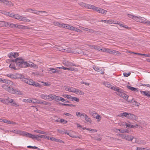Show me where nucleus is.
I'll return each mask as SVG.
<instances>
[{
  "label": "nucleus",
  "mask_w": 150,
  "mask_h": 150,
  "mask_svg": "<svg viewBox=\"0 0 150 150\" xmlns=\"http://www.w3.org/2000/svg\"><path fill=\"white\" fill-rule=\"evenodd\" d=\"M10 62H15L16 65L20 67L25 68L27 67H30L35 68L38 67L34 63L30 62H25L20 58H17L15 59L11 60Z\"/></svg>",
  "instance_id": "obj_1"
},
{
  "label": "nucleus",
  "mask_w": 150,
  "mask_h": 150,
  "mask_svg": "<svg viewBox=\"0 0 150 150\" xmlns=\"http://www.w3.org/2000/svg\"><path fill=\"white\" fill-rule=\"evenodd\" d=\"M111 88L117 92L116 93L117 95L121 97L125 100L128 101V98L129 96L124 93L125 92L123 90L118 87H111Z\"/></svg>",
  "instance_id": "obj_2"
},
{
  "label": "nucleus",
  "mask_w": 150,
  "mask_h": 150,
  "mask_svg": "<svg viewBox=\"0 0 150 150\" xmlns=\"http://www.w3.org/2000/svg\"><path fill=\"white\" fill-rule=\"evenodd\" d=\"M7 91L11 93L17 94L20 95L22 94V93L20 91L17 90L16 89L10 86Z\"/></svg>",
  "instance_id": "obj_3"
},
{
  "label": "nucleus",
  "mask_w": 150,
  "mask_h": 150,
  "mask_svg": "<svg viewBox=\"0 0 150 150\" xmlns=\"http://www.w3.org/2000/svg\"><path fill=\"white\" fill-rule=\"evenodd\" d=\"M27 83L36 87H40L41 86V85L40 84L38 83L35 82L31 79H28Z\"/></svg>",
  "instance_id": "obj_4"
},
{
  "label": "nucleus",
  "mask_w": 150,
  "mask_h": 150,
  "mask_svg": "<svg viewBox=\"0 0 150 150\" xmlns=\"http://www.w3.org/2000/svg\"><path fill=\"white\" fill-rule=\"evenodd\" d=\"M127 118L129 119L136 120L138 119V117L133 114L128 113Z\"/></svg>",
  "instance_id": "obj_5"
},
{
  "label": "nucleus",
  "mask_w": 150,
  "mask_h": 150,
  "mask_svg": "<svg viewBox=\"0 0 150 150\" xmlns=\"http://www.w3.org/2000/svg\"><path fill=\"white\" fill-rule=\"evenodd\" d=\"M96 9L95 11H96L98 13H100L103 14H105L107 12L106 10L100 8H98L96 7Z\"/></svg>",
  "instance_id": "obj_6"
},
{
  "label": "nucleus",
  "mask_w": 150,
  "mask_h": 150,
  "mask_svg": "<svg viewBox=\"0 0 150 150\" xmlns=\"http://www.w3.org/2000/svg\"><path fill=\"white\" fill-rule=\"evenodd\" d=\"M134 20L137 22L144 23V22L145 20V18L141 17H138L136 16L135 18L134 19Z\"/></svg>",
  "instance_id": "obj_7"
},
{
  "label": "nucleus",
  "mask_w": 150,
  "mask_h": 150,
  "mask_svg": "<svg viewBox=\"0 0 150 150\" xmlns=\"http://www.w3.org/2000/svg\"><path fill=\"white\" fill-rule=\"evenodd\" d=\"M6 84H7L10 86L13 85V83L9 80L5 79H3L2 82Z\"/></svg>",
  "instance_id": "obj_8"
},
{
  "label": "nucleus",
  "mask_w": 150,
  "mask_h": 150,
  "mask_svg": "<svg viewBox=\"0 0 150 150\" xmlns=\"http://www.w3.org/2000/svg\"><path fill=\"white\" fill-rule=\"evenodd\" d=\"M34 135V134H31L27 132L24 131L23 136H25L27 137H29V138L33 139Z\"/></svg>",
  "instance_id": "obj_9"
},
{
  "label": "nucleus",
  "mask_w": 150,
  "mask_h": 150,
  "mask_svg": "<svg viewBox=\"0 0 150 150\" xmlns=\"http://www.w3.org/2000/svg\"><path fill=\"white\" fill-rule=\"evenodd\" d=\"M54 100L57 102H59L60 101H63L64 100V98L60 96H59L55 95L54 99Z\"/></svg>",
  "instance_id": "obj_10"
},
{
  "label": "nucleus",
  "mask_w": 150,
  "mask_h": 150,
  "mask_svg": "<svg viewBox=\"0 0 150 150\" xmlns=\"http://www.w3.org/2000/svg\"><path fill=\"white\" fill-rule=\"evenodd\" d=\"M48 71H51L50 72L51 74L59 73V70H57V69L54 68H49L48 69Z\"/></svg>",
  "instance_id": "obj_11"
},
{
  "label": "nucleus",
  "mask_w": 150,
  "mask_h": 150,
  "mask_svg": "<svg viewBox=\"0 0 150 150\" xmlns=\"http://www.w3.org/2000/svg\"><path fill=\"white\" fill-rule=\"evenodd\" d=\"M63 64L65 66H66L67 67H69V66H75V65L74 64L69 62H63Z\"/></svg>",
  "instance_id": "obj_12"
},
{
  "label": "nucleus",
  "mask_w": 150,
  "mask_h": 150,
  "mask_svg": "<svg viewBox=\"0 0 150 150\" xmlns=\"http://www.w3.org/2000/svg\"><path fill=\"white\" fill-rule=\"evenodd\" d=\"M20 76L18 78L20 79L23 82L27 83L28 79L25 78L24 77V76L23 75L20 74Z\"/></svg>",
  "instance_id": "obj_13"
},
{
  "label": "nucleus",
  "mask_w": 150,
  "mask_h": 150,
  "mask_svg": "<svg viewBox=\"0 0 150 150\" xmlns=\"http://www.w3.org/2000/svg\"><path fill=\"white\" fill-rule=\"evenodd\" d=\"M32 13H35L37 15H39V13H43L46 14L47 13V12L45 11H38L37 10H33L32 9Z\"/></svg>",
  "instance_id": "obj_14"
},
{
  "label": "nucleus",
  "mask_w": 150,
  "mask_h": 150,
  "mask_svg": "<svg viewBox=\"0 0 150 150\" xmlns=\"http://www.w3.org/2000/svg\"><path fill=\"white\" fill-rule=\"evenodd\" d=\"M8 56L10 58H15L16 57V52H11L8 54Z\"/></svg>",
  "instance_id": "obj_15"
},
{
  "label": "nucleus",
  "mask_w": 150,
  "mask_h": 150,
  "mask_svg": "<svg viewBox=\"0 0 150 150\" xmlns=\"http://www.w3.org/2000/svg\"><path fill=\"white\" fill-rule=\"evenodd\" d=\"M126 87L128 89H129L130 90L132 91H135V92H138V88H135L133 87H132L131 86H128V85H127L126 86Z\"/></svg>",
  "instance_id": "obj_16"
},
{
  "label": "nucleus",
  "mask_w": 150,
  "mask_h": 150,
  "mask_svg": "<svg viewBox=\"0 0 150 150\" xmlns=\"http://www.w3.org/2000/svg\"><path fill=\"white\" fill-rule=\"evenodd\" d=\"M14 133L23 136L24 131H21L18 129H15L14 130Z\"/></svg>",
  "instance_id": "obj_17"
},
{
  "label": "nucleus",
  "mask_w": 150,
  "mask_h": 150,
  "mask_svg": "<svg viewBox=\"0 0 150 150\" xmlns=\"http://www.w3.org/2000/svg\"><path fill=\"white\" fill-rule=\"evenodd\" d=\"M83 115L85 116V119L87 122H88L90 123H91L92 120L86 114H84V115Z\"/></svg>",
  "instance_id": "obj_18"
},
{
  "label": "nucleus",
  "mask_w": 150,
  "mask_h": 150,
  "mask_svg": "<svg viewBox=\"0 0 150 150\" xmlns=\"http://www.w3.org/2000/svg\"><path fill=\"white\" fill-rule=\"evenodd\" d=\"M128 115V113L125 112L122 113H121L120 114L118 115V116L120 117H126L127 118V115Z\"/></svg>",
  "instance_id": "obj_19"
},
{
  "label": "nucleus",
  "mask_w": 150,
  "mask_h": 150,
  "mask_svg": "<svg viewBox=\"0 0 150 150\" xmlns=\"http://www.w3.org/2000/svg\"><path fill=\"white\" fill-rule=\"evenodd\" d=\"M87 8L90 9H92L94 11V10H96V6H95L94 5H91V4H88L87 5Z\"/></svg>",
  "instance_id": "obj_20"
},
{
  "label": "nucleus",
  "mask_w": 150,
  "mask_h": 150,
  "mask_svg": "<svg viewBox=\"0 0 150 150\" xmlns=\"http://www.w3.org/2000/svg\"><path fill=\"white\" fill-rule=\"evenodd\" d=\"M75 93L76 94H79L80 95H83L84 94V93L81 91V90L76 89Z\"/></svg>",
  "instance_id": "obj_21"
},
{
  "label": "nucleus",
  "mask_w": 150,
  "mask_h": 150,
  "mask_svg": "<svg viewBox=\"0 0 150 150\" xmlns=\"http://www.w3.org/2000/svg\"><path fill=\"white\" fill-rule=\"evenodd\" d=\"M110 54L115 55L120 54V53L119 52L113 50H111Z\"/></svg>",
  "instance_id": "obj_22"
},
{
  "label": "nucleus",
  "mask_w": 150,
  "mask_h": 150,
  "mask_svg": "<svg viewBox=\"0 0 150 150\" xmlns=\"http://www.w3.org/2000/svg\"><path fill=\"white\" fill-rule=\"evenodd\" d=\"M55 95L52 94H50L48 95V100H54Z\"/></svg>",
  "instance_id": "obj_23"
},
{
  "label": "nucleus",
  "mask_w": 150,
  "mask_h": 150,
  "mask_svg": "<svg viewBox=\"0 0 150 150\" xmlns=\"http://www.w3.org/2000/svg\"><path fill=\"white\" fill-rule=\"evenodd\" d=\"M7 23V26H9L12 28H15L16 27V24H14L11 23Z\"/></svg>",
  "instance_id": "obj_24"
},
{
  "label": "nucleus",
  "mask_w": 150,
  "mask_h": 150,
  "mask_svg": "<svg viewBox=\"0 0 150 150\" xmlns=\"http://www.w3.org/2000/svg\"><path fill=\"white\" fill-rule=\"evenodd\" d=\"M150 92L148 91H141V93L143 94L145 96H147L148 97H149V96H150V93H149Z\"/></svg>",
  "instance_id": "obj_25"
},
{
  "label": "nucleus",
  "mask_w": 150,
  "mask_h": 150,
  "mask_svg": "<svg viewBox=\"0 0 150 150\" xmlns=\"http://www.w3.org/2000/svg\"><path fill=\"white\" fill-rule=\"evenodd\" d=\"M34 132H35L41 134H47L44 131H41L40 130H38V129H36L34 130Z\"/></svg>",
  "instance_id": "obj_26"
},
{
  "label": "nucleus",
  "mask_w": 150,
  "mask_h": 150,
  "mask_svg": "<svg viewBox=\"0 0 150 150\" xmlns=\"http://www.w3.org/2000/svg\"><path fill=\"white\" fill-rule=\"evenodd\" d=\"M133 137L132 136L126 135L125 139L128 141H132L133 139Z\"/></svg>",
  "instance_id": "obj_27"
},
{
  "label": "nucleus",
  "mask_w": 150,
  "mask_h": 150,
  "mask_svg": "<svg viewBox=\"0 0 150 150\" xmlns=\"http://www.w3.org/2000/svg\"><path fill=\"white\" fill-rule=\"evenodd\" d=\"M40 104H42L47 105H49V106L51 104V103L50 102H47L46 101H42V100H41Z\"/></svg>",
  "instance_id": "obj_28"
},
{
  "label": "nucleus",
  "mask_w": 150,
  "mask_h": 150,
  "mask_svg": "<svg viewBox=\"0 0 150 150\" xmlns=\"http://www.w3.org/2000/svg\"><path fill=\"white\" fill-rule=\"evenodd\" d=\"M53 24L54 25L57 26L59 27H62V24L57 21H55L53 23Z\"/></svg>",
  "instance_id": "obj_29"
},
{
  "label": "nucleus",
  "mask_w": 150,
  "mask_h": 150,
  "mask_svg": "<svg viewBox=\"0 0 150 150\" xmlns=\"http://www.w3.org/2000/svg\"><path fill=\"white\" fill-rule=\"evenodd\" d=\"M19 21L26 22H29L30 21V20L28 19H26L25 17H22L21 16V18L20 19Z\"/></svg>",
  "instance_id": "obj_30"
},
{
  "label": "nucleus",
  "mask_w": 150,
  "mask_h": 150,
  "mask_svg": "<svg viewBox=\"0 0 150 150\" xmlns=\"http://www.w3.org/2000/svg\"><path fill=\"white\" fill-rule=\"evenodd\" d=\"M40 97L43 99L46 100L47 99H48V95L42 94L40 95Z\"/></svg>",
  "instance_id": "obj_31"
},
{
  "label": "nucleus",
  "mask_w": 150,
  "mask_h": 150,
  "mask_svg": "<svg viewBox=\"0 0 150 150\" xmlns=\"http://www.w3.org/2000/svg\"><path fill=\"white\" fill-rule=\"evenodd\" d=\"M62 27L63 28H64L67 29H68L69 27H70V25L68 24H66L64 23L62 24Z\"/></svg>",
  "instance_id": "obj_32"
},
{
  "label": "nucleus",
  "mask_w": 150,
  "mask_h": 150,
  "mask_svg": "<svg viewBox=\"0 0 150 150\" xmlns=\"http://www.w3.org/2000/svg\"><path fill=\"white\" fill-rule=\"evenodd\" d=\"M23 101L25 103H31L32 102V100L30 98L28 99H23Z\"/></svg>",
  "instance_id": "obj_33"
},
{
  "label": "nucleus",
  "mask_w": 150,
  "mask_h": 150,
  "mask_svg": "<svg viewBox=\"0 0 150 150\" xmlns=\"http://www.w3.org/2000/svg\"><path fill=\"white\" fill-rule=\"evenodd\" d=\"M33 99L34 100L33 101L32 100V102L33 103L40 104L41 100L35 99Z\"/></svg>",
  "instance_id": "obj_34"
},
{
  "label": "nucleus",
  "mask_w": 150,
  "mask_h": 150,
  "mask_svg": "<svg viewBox=\"0 0 150 150\" xmlns=\"http://www.w3.org/2000/svg\"><path fill=\"white\" fill-rule=\"evenodd\" d=\"M76 89L75 88L73 87L69 88L68 90L69 92L75 93Z\"/></svg>",
  "instance_id": "obj_35"
},
{
  "label": "nucleus",
  "mask_w": 150,
  "mask_h": 150,
  "mask_svg": "<svg viewBox=\"0 0 150 150\" xmlns=\"http://www.w3.org/2000/svg\"><path fill=\"white\" fill-rule=\"evenodd\" d=\"M104 69L103 68L99 67V70L97 71L100 72L101 74H104Z\"/></svg>",
  "instance_id": "obj_36"
},
{
  "label": "nucleus",
  "mask_w": 150,
  "mask_h": 150,
  "mask_svg": "<svg viewBox=\"0 0 150 150\" xmlns=\"http://www.w3.org/2000/svg\"><path fill=\"white\" fill-rule=\"evenodd\" d=\"M71 99V100L72 101L75 100L76 102H79V100L78 98L75 97H73L71 96V98L70 100Z\"/></svg>",
  "instance_id": "obj_37"
},
{
  "label": "nucleus",
  "mask_w": 150,
  "mask_h": 150,
  "mask_svg": "<svg viewBox=\"0 0 150 150\" xmlns=\"http://www.w3.org/2000/svg\"><path fill=\"white\" fill-rule=\"evenodd\" d=\"M7 76L9 77H10L12 79H16V76L13 75V74H8L7 75Z\"/></svg>",
  "instance_id": "obj_38"
},
{
  "label": "nucleus",
  "mask_w": 150,
  "mask_h": 150,
  "mask_svg": "<svg viewBox=\"0 0 150 150\" xmlns=\"http://www.w3.org/2000/svg\"><path fill=\"white\" fill-rule=\"evenodd\" d=\"M2 87L4 89L7 91L9 86L6 84H4L2 85Z\"/></svg>",
  "instance_id": "obj_39"
},
{
  "label": "nucleus",
  "mask_w": 150,
  "mask_h": 150,
  "mask_svg": "<svg viewBox=\"0 0 150 150\" xmlns=\"http://www.w3.org/2000/svg\"><path fill=\"white\" fill-rule=\"evenodd\" d=\"M40 138H44L45 139H47L49 140L50 137L48 136H47L46 135H42L40 134Z\"/></svg>",
  "instance_id": "obj_40"
},
{
  "label": "nucleus",
  "mask_w": 150,
  "mask_h": 150,
  "mask_svg": "<svg viewBox=\"0 0 150 150\" xmlns=\"http://www.w3.org/2000/svg\"><path fill=\"white\" fill-rule=\"evenodd\" d=\"M62 96L64 98H67L68 99L70 100L71 98V96L70 95H66V94H63Z\"/></svg>",
  "instance_id": "obj_41"
},
{
  "label": "nucleus",
  "mask_w": 150,
  "mask_h": 150,
  "mask_svg": "<svg viewBox=\"0 0 150 150\" xmlns=\"http://www.w3.org/2000/svg\"><path fill=\"white\" fill-rule=\"evenodd\" d=\"M60 122L62 123L63 124H65L67 122V121L63 119L60 120Z\"/></svg>",
  "instance_id": "obj_42"
},
{
  "label": "nucleus",
  "mask_w": 150,
  "mask_h": 150,
  "mask_svg": "<svg viewBox=\"0 0 150 150\" xmlns=\"http://www.w3.org/2000/svg\"><path fill=\"white\" fill-rule=\"evenodd\" d=\"M14 18L18 20H20L21 18V16L19 15L18 14H15L14 16Z\"/></svg>",
  "instance_id": "obj_43"
},
{
  "label": "nucleus",
  "mask_w": 150,
  "mask_h": 150,
  "mask_svg": "<svg viewBox=\"0 0 150 150\" xmlns=\"http://www.w3.org/2000/svg\"><path fill=\"white\" fill-rule=\"evenodd\" d=\"M9 67L11 69H13L15 70H16L15 65L14 64H11L9 65Z\"/></svg>",
  "instance_id": "obj_44"
},
{
  "label": "nucleus",
  "mask_w": 150,
  "mask_h": 150,
  "mask_svg": "<svg viewBox=\"0 0 150 150\" xmlns=\"http://www.w3.org/2000/svg\"><path fill=\"white\" fill-rule=\"evenodd\" d=\"M6 101L7 100L8 101V103H12L13 102V99H11L9 97H7L6 99Z\"/></svg>",
  "instance_id": "obj_45"
},
{
  "label": "nucleus",
  "mask_w": 150,
  "mask_h": 150,
  "mask_svg": "<svg viewBox=\"0 0 150 150\" xmlns=\"http://www.w3.org/2000/svg\"><path fill=\"white\" fill-rule=\"evenodd\" d=\"M40 134H39L38 135H34V136L33 137V139H35L39 140V138H40Z\"/></svg>",
  "instance_id": "obj_46"
},
{
  "label": "nucleus",
  "mask_w": 150,
  "mask_h": 150,
  "mask_svg": "<svg viewBox=\"0 0 150 150\" xmlns=\"http://www.w3.org/2000/svg\"><path fill=\"white\" fill-rule=\"evenodd\" d=\"M0 101L3 103H4L5 104H7V103L6 101V99H4V98H0Z\"/></svg>",
  "instance_id": "obj_47"
},
{
  "label": "nucleus",
  "mask_w": 150,
  "mask_h": 150,
  "mask_svg": "<svg viewBox=\"0 0 150 150\" xmlns=\"http://www.w3.org/2000/svg\"><path fill=\"white\" fill-rule=\"evenodd\" d=\"M127 15L129 18H132L134 20V19L136 16L131 14H128Z\"/></svg>",
  "instance_id": "obj_48"
},
{
  "label": "nucleus",
  "mask_w": 150,
  "mask_h": 150,
  "mask_svg": "<svg viewBox=\"0 0 150 150\" xmlns=\"http://www.w3.org/2000/svg\"><path fill=\"white\" fill-rule=\"evenodd\" d=\"M79 4L83 7H87V4H86L84 3L81 2Z\"/></svg>",
  "instance_id": "obj_49"
},
{
  "label": "nucleus",
  "mask_w": 150,
  "mask_h": 150,
  "mask_svg": "<svg viewBox=\"0 0 150 150\" xmlns=\"http://www.w3.org/2000/svg\"><path fill=\"white\" fill-rule=\"evenodd\" d=\"M110 50H111L108 48H104V50H103V52L110 53Z\"/></svg>",
  "instance_id": "obj_50"
},
{
  "label": "nucleus",
  "mask_w": 150,
  "mask_h": 150,
  "mask_svg": "<svg viewBox=\"0 0 150 150\" xmlns=\"http://www.w3.org/2000/svg\"><path fill=\"white\" fill-rule=\"evenodd\" d=\"M107 24H116V23H114V21L112 20H107Z\"/></svg>",
  "instance_id": "obj_51"
},
{
  "label": "nucleus",
  "mask_w": 150,
  "mask_h": 150,
  "mask_svg": "<svg viewBox=\"0 0 150 150\" xmlns=\"http://www.w3.org/2000/svg\"><path fill=\"white\" fill-rule=\"evenodd\" d=\"M23 26L22 25H18L16 24V28H18V29H23Z\"/></svg>",
  "instance_id": "obj_52"
},
{
  "label": "nucleus",
  "mask_w": 150,
  "mask_h": 150,
  "mask_svg": "<svg viewBox=\"0 0 150 150\" xmlns=\"http://www.w3.org/2000/svg\"><path fill=\"white\" fill-rule=\"evenodd\" d=\"M12 103V105L15 106L16 107H18L19 106V105L18 104L16 103L15 101L13 100V102Z\"/></svg>",
  "instance_id": "obj_53"
},
{
  "label": "nucleus",
  "mask_w": 150,
  "mask_h": 150,
  "mask_svg": "<svg viewBox=\"0 0 150 150\" xmlns=\"http://www.w3.org/2000/svg\"><path fill=\"white\" fill-rule=\"evenodd\" d=\"M57 131L58 132L62 134H64V132L62 129H57Z\"/></svg>",
  "instance_id": "obj_54"
},
{
  "label": "nucleus",
  "mask_w": 150,
  "mask_h": 150,
  "mask_svg": "<svg viewBox=\"0 0 150 150\" xmlns=\"http://www.w3.org/2000/svg\"><path fill=\"white\" fill-rule=\"evenodd\" d=\"M144 23L150 25V21L145 19V20L144 22Z\"/></svg>",
  "instance_id": "obj_55"
},
{
  "label": "nucleus",
  "mask_w": 150,
  "mask_h": 150,
  "mask_svg": "<svg viewBox=\"0 0 150 150\" xmlns=\"http://www.w3.org/2000/svg\"><path fill=\"white\" fill-rule=\"evenodd\" d=\"M92 68L94 70H95L96 71H98V70H99V67H96L95 65H93V66Z\"/></svg>",
  "instance_id": "obj_56"
},
{
  "label": "nucleus",
  "mask_w": 150,
  "mask_h": 150,
  "mask_svg": "<svg viewBox=\"0 0 150 150\" xmlns=\"http://www.w3.org/2000/svg\"><path fill=\"white\" fill-rule=\"evenodd\" d=\"M125 125L126 126V127H131V128H134V126L129 124H127V123H126L125 124Z\"/></svg>",
  "instance_id": "obj_57"
},
{
  "label": "nucleus",
  "mask_w": 150,
  "mask_h": 150,
  "mask_svg": "<svg viewBox=\"0 0 150 150\" xmlns=\"http://www.w3.org/2000/svg\"><path fill=\"white\" fill-rule=\"evenodd\" d=\"M116 130L117 131H120L121 133H125V129H116Z\"/></svg>",
  "instance_id": "obj_58"
},
{
  "label": "nucleus",
  "mask_w": 150,
  "mask_h": 150,
  "mask_svg": "<svg viewBox=\"0 0 150 150\" xmlns=\"http://www.w3.org/2000/svg\"><path fill=\"white\" fill-rule=\"evenodd\" d=\"M131 73L129 72V73H127L125 72L123 73L124 76L125 77H127L130 75Z\"/></svg>",
  "instance_id": "obj_59"
},
{
  "label": "nucleus",
  "mask_w": 150,
  "mask_h": 150,
  "mask_svg": "<svg viewBox=\"0 0 150 150\" xmlns=\"http://www.w3.org/2000/svg\"><path fill=\"white\" fill-rule=\"evenodd\" d=\"M119 136L121 137L122 139H125L126 135L124 134H119Z\"/></svg>",
  "instance_id": "obj_60"
},
{
  "label": "nucleus",
  "mask_w": 150,
  "mask_h": 150,
  "mask_svg": "<svg viewBox=\"0 0 150 150\" xmlns=\"http://www.w3.org/2000/svg\"><path fill=\"white\" fill-rule=\"evenodd\" d=\"M73 31H76L77 32H79L81 30H80L74 27Z\"/></svg>",
  "instance_id": "obj_61"
},
{
  "label": "nucleus",
  "mask_w": 150,
  "mask_h": 150,
  "mask_svg": "<svg viewBox=\"0 0 150 150\" xmlns=\"http://www.w3.org/2000/svg\"><path fill=\"white\" fill-rule=\"evenodd\" d=\"M57 68H59L60 69H64V70H67V68L65 67L64 66H62L60 67H57Z\"/></svg>",
  "instance_id": "obj_62"
},
{
  "label": "nucleus",
  "mask_w": 150,
  "mask_h": 150,
  "mask_svg": "<svg viewBox=\"0 0 150 150\" xmlns=\"http://www.w3.org/2000/svg\"><path fill=\"white\" fill-rule=\"evenodd\" d=\"M67 70H68L70 71H74V68L71 67L70 68H67Z\"/></svg>",
  "instance_id": "obj_63"
},
{
  "label": "nucleus",
  "mask_w": 150,
  "mask_h": 150,
  "mask_svg": "<svg viewBox=\"0 0 150 150\" xmlns=\"http://www.w3.org/2000/svg\"><path fill=\"white\" fill-rule=\"evenodd\" d=\"M104 84L107 87L110 88V85L109 84V83H108L105 82L104 83Z\"/></svg>",
  "instance_id": "obj_64"
}]
</instances>
